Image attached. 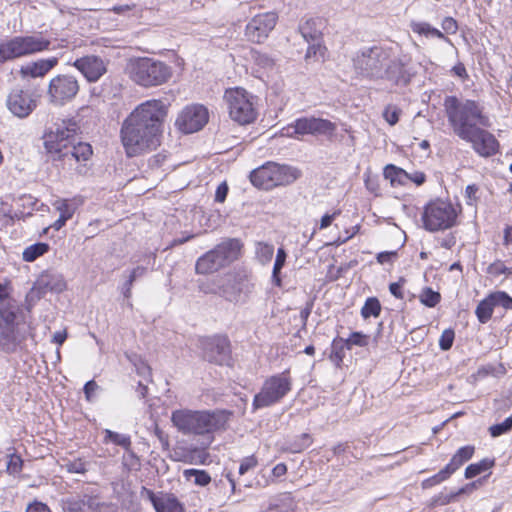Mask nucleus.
<instances>
[{
    "instance_id": "1",
    "label": "nucleus",
    "mask_w": 512,
    "mask_h": 512,
    "mask_svg": "<svg viewBox=\"0 0 512 512\" xmlns=\"http://www.w3.org/2000/svg\"><path fill=\"white\" fill-rule=\"evenodd\" d=\"M166 115V105L158 99L141 103L129 114L120 130L121 141L129 157L153 150L160 144Z\"/></svg>"
},
{
    "instance_id": "2",
    "label": "nucleus",
    "mask_w": 512,
    "mask_h": 512,
    "mask_svg": "<svg viewBox=\"0 0 512 512\" xmlns=\"http://www.w3.org/2000/svg\"><path fill=\"white\" fill-rule=\"evenodd\" d=\"M79 131L75 119H64L44 134L43 144L51 161L59 162L64 170L81 174L93 151L90 144L78 139Z\"/></svg>"
},
{
    "instance_id": "3",
    "label": "nucleus",
    "mask_w": 512,
    "mask_h": 512,
    "mask_svg": "<svg viewBox=\"0 0 512 512\" xmlns=\"http://www.w3.org/2000/svg\"><path fill=\"white\" fill-rule=\"evenodd\" d=\"M232 416L227 410L191 411L176 410L172 413L173 425L184 434H193L203 437V445H209L214 440L213 434L224 430Z\"/></svg>"
},
{
    "instance_id": "4",
    "label": "nucleus",
    "mask_w": 512,
    "mask_h": 512,
    "mask_svg": "<svg viewBox=\"0 0 512 512\" xmlns=\"http://www.w3.org/2000/svg\"><path fill=\"white\" fill-rule=\"evenodd\" d=\"M443 106L453 133L461 140L469 138V135L479 127L491 126L483 106L474 100L446 96Z\"/></svg>"
},
{
    "instance_id": "5",
    "label": "nucleus",
    "mask_w": 512,
    "mask_h": 512,
    "mask_svg": "<svg viewBox=\"0 0 512 512\" xmlns=\"http://www.w3.org/2000/svg\"><path fill=\"white\" fill-rule=\"evenodd\" d=\"M50 44L41 33L13 36L0 43V64L49 50Z\"/></svg>"
},
{
    "instance_id": "6",
    "label": "nucleus",
    "mask_w": 512,
    "mask_h": 512,
    "mask_svg": "<svg viewBox=\"0 0 512 512\" xmlns=\"http://www.w3.org/2000/svg\"><path fill=\"white\" fill-rule=\"evenodd\" d=\"M242 244L238 239L228 238L212 250L199 257L195 264L197 274L206 275L230 265L240 256Z\"/></svg>"
},
{
    "instance_id": "7",
    "label": "nucleus",
    "mask_w": 512,
    "mask_h": 512,
    "mask_svg": "<svg viewBox=\"0 0 512 512\" xmlns=\"http://www.w3.org/2000/svg\"><path fill=\"white\" fill-rule=\"evenodd\" d=\"M128 73L136 84L145 88L162 85L172 75L171 68L166 63L149 57L131 61Z\"/></svg>"
},
{
    "instance_id": "8",
    "label": "nucleus",
    "mask_w": 512,
    "mask_h": 512,
    "mask_svg": "<svg viewBox=\"0 0 512 512\" xmlns=\"http://www.w3.org/2000/svg\"><path fill=\"white\" fill-rule=\"evenodd\" d=\"M391 50L381 46L365 47L352 58L355 73L369 80H381Z\"/></svg>"
},
{
    "instance_id": "9",
    "label": "nucleus",
    "mask_w": 512,
    "mask_h": 512,
    "mask_svg": "<svg viewBox=\"0 0 512 512\" xmlns=\"http://www.w3.org/2000/svg\"><path fill=\"white\" fill-rule=\"evenodd\" d=\"M291 389L292 379L288 370L267 378L261 390L254 396L252 403L253 411L270 407L280 402Z\"/></svg>"
},
{
    "instance_id": "10",
    "label": "nucleus",
    "mask_w": 512,
    "mask_h": 512,
    "mask_svg": "<svg viewBox=\"0 0 512 512\" xmlns=\"http://www.w3.org/2000/svg\"><path fill=\"white\" fill-rule=\"evenodd\" d=\"M229 115L232 120L245 125L253 122L257 117V111L254 106V96L249 94L243 88L230 89L224 96Z\"/></svg>"
},
{
    "instance_id": "11",
    "label": "nucleus",
    "mask_w": 512,
    "mask_h": 512,
    "mask_svg": "<svg viewBox=\"0 0 512 512\" xmlns=\"http://www.w3.org/2000/svg\"><path fill=\"white\" fill-rule=\"evenodd\" d=\"M457 212L451 203L434 201L429 203L422 214L424 228L436 232L453 227L456 224Z\"/></svg>"
},
{
    "instance_id": "12",
    "label": "nucleus",
    "mask_w": 512,
    "mask_h": 512,
    "mask_svg": "<svg viewBox=\"0 0 512 512\" xmlns=\"http://www.w3.org/2000/svg\"><path fill=\"white\" fill-rule=\"evenodd\" d=\"M336 129V124L330 120L313 116L298 118L285 128L286 135L289 137L313 135L327 138H332Z\"/></svg>"
},
{
    "instance_id": "13",
    "label": "nucleus",
    "mask_w": 512,
    "mask_h": 512,
    "mask_svg": "<svg viewBox=\"0 0 512 512\" xmlns=\"http://www.w3.org/2000/svg\"><path fill=\"white\" fill-rule=\"evenodd\" d=\"M80 89L79 82L75 76L59 74L49 81L47 97L50 104L64 106L71 102Z\"/></svg>"
},
{
    "instance_id": "14",
    "label": "nucleus",
    "mask_w": 512,
    "mask_h": 512,
    "mask_svg": "<svg viewBox=\"0 0 512 512\" xmlns=\"http://www.w3.org/2000/svg\"><path fill=\"white\" fill-rule=\"evenodd\" d=\"M205 360L217 365H229L231 361L230 341L226 336L215 335L200 341Z\"/></svg>"
},
{
    "instance_id": "15",
    "label": "nucleus",
    "mask_w": 512,
    "mask_h": 512,
    "mask_svg": "<svg viewBox=\"0 0 512 512\" xmlns=\"http://www.w3.org/2000/svg\"><path fill=\"white\" fill-rule=\"evenodd\" d=\"M416 71L404 57H395L390 53L381 80L390 83L392 86L405 87L410 82Z\"/></svg>"
},
{
    "instance_id": "16",
    "label": "nucleus",
    "mask_w": 512,
    "mask_h": 512,
    "mask_svg": "<svg viewBox=\"0 0 512 512\" xmlns=\"http://www.w3.org/2000/svg\"><path fill=\"white\" fill-rule=\"evenodd\" d=\"M208 110L202 105L187 106L176 119V125L185 134L201 130L208 122Z\"/></svg>"
},
{
    "instance_id": "17",
    "label": "nucleus",
    "mask_w": 512,
    "mask_h": 512,
    "mask_svg": "<svg viewBox=\"0 0 512 512\" xmlns=\"http://www.w3.org/2000/svg\"><path fill=\"white\" fill-rule=\"evenodd\" d=\"M495 307H502L504 310H512V297L505 291H495L481 300L476 309L475 315L478 321L486 324L492 317Z\"/></svg>"
},
{
    "instance_id": "18",
    "label": "nucleus",
    "mask_w": 512,
    "mask_h": 512,
    "mask_svg": "<svg viewBox=\"0 0 512 512\" xmlns=\"http://www.w3.org/2000/svg\"><path fill=\"white\" fill-rule=\"evenodd\" d=\"M276 22L277 15L273 12L258 14L246 25L245 36L251 42L261 43L274 29Z\"/></svg>"
},
{
    "instance_id": "19",
    "label": "nucleus",
    "mask_w": 512,
    "mask_h": 512,
    "mask_svg": "<svg viewBox=\"0 0 512 512\" xmlns=\"http://www.w3.org/2000/svg\"><path fill=\"white\" fill-rule=\"evenodd\" d=\"M204 293H218L221 297L234 303L246 302L249 293L251 292L250 284L243 279H237L236 277L228 278L225 283L218 288V290L212 288H202Z\"/></svg>"
},
{
    "instance_id": "20",
    "label": "nucleus",
    "mask_w": 512,
    "mask_h": 512,
    "mask_svg": "<svg viewBox=\"0 0 512 512\" xmlns=\"http://www.w3.org/2000/svg\"><path fill=\"white\" fill-rule=\"evenodd\" d=\"M6 105L16 117L26 118L37 107V101L31 92L15 88L9 93Z\"/></svg>"
},
{
    "instance_id": "21",
    "label": "nucleus",
    "mask_w": 512,
    "mask_h": 512,
    "mask_svg": "<svg viewBox=\"0 0 512 512\" xmlns=\"http://www.w3.org/2000/svg\"><path fill=\"white\" fill-rule=\"evenodd\" d=\"M474 451L475 450H457L456 454L453 455L450 462L444 468L422 481V488L429 489L447 480L456 470L472 458Z\"/></svg>"
},
{
    "instance_id": "22",
    "label": "nucleus",
    "mask_w": 512,
    "mask_h": 512,
    "mask_svg": "<svg viewBox=\"0 0 512 512\" xmlns=\"http://www.w3.org/2000/svg\"><path fill=\"white\" fill-rule=\"evenodd\" d=\"M486 128L479 127L469 135V138L462 139L470 143L473 150L482 157L493 156L499 150L498 140Z\"/></svg>"
},
{
    "instance_id": "23",
    "label": "nucleus",
    "mask_w": 512,
    "mask_h": 512,
    "mask_svg": "<svg viewBox=\"0 0 512 512\" xmlns=\"http://www.w3.org/2000/svg\"><path fill=\"white\" fill-rule=\"evenodd\" d=\"M73 66L79 70L88 82L98 81L106 72L104 60L96 55H87L74 61Z\"/></svg>"
},
{
    "instance_id": "24",
    "label": "nucleus",
    "mask_w": 512,
    "mask_h": 512,
    "mask_svg": "<svg viewBox=\"0 0 512 512\" xmlns=\"http://www.w3.org/2000/svg\"><path fill=\"white\" fill-rule=\"evenodd\" d=\"M321 21L316 19H309L303 24L299 26V32L302 37L308 42H311V45L308 47L306 57H311V55H316L317 52H321L322 46L320 44V40L322 37L321 32Z\"/></svg>"
},
{
    "instance_id": "25",
    "label": "nucleus",
    "mask_w": 512,
    "mask_h": 512,
    "mask_svg": "<svg viewBox=\"0 0 512 512\" xmlns=\"http://www.w3.org/2000/svg\"><path fill=\"white\" fill-rule=\"evenodd\" d=\"M65 288V282L60 276L42 275L36 285L27 294V300L40 299L47 290L61 292Z\"/></svg>"
},
{
    "instance_id": "26",
    "label": "nucleus",
    "mask_w": 512,
    "mask_h": 512,
    "mask_svg": "<svg viewBox=\"0 0 512 512\" xmlns=\"http://www.w3.org/2000/svg\"><path fill=\"white\" fill-rule=\"evenodd\" d=\"M99 506L97 497L88 494L70 496L62 500L64 512H94Z\"/></svg>"
},
{
    "instance_id": "27",
    "label": "nucleus",
    "mask_w": 512,
    "mask_h": 512,
    "mask_svg": "<svg viewBox=\"0 0 512 512\" xmlns=\"http://www.w3.org/2000/svg\"><path fill=\"white\" fill-rule=\"evenodd\" d=\"M58 64L57 57L38 59L21 66L19 74L22 79L43 78Z\"/></svg>"
},
{
    "instance_id": "28",
    "label": "nucleus",
    "mask_w": 512,
    "mask_h": 512,
    "mask_svg": "<svg viewBox=\"0 0 512 512\" xmlns=\"http://www.w3.org/2000/svg\"><path fill=\"white\" fill-rule=\"evenodd\" d=\"M271 164L274 187L289 185L300 177V171L294 167L280 165L274 162H271Z\"/></svg>"
},
{
    "instance_id": "29",
    "label": "nucleus",
    "mask_w": 512,
    "mask_h": 512,
    "mask_svg": "<svg viewBox=\"0 0 512 512\" xmlns=\"http://www.w3.org/2000/svg\"><path fill=\"white\" fill-rule=\"evenodd\" d=\"M296 506L291 493H282L270 498L261 512H296Z\"/></svg>"
},
{
    "instance_id": "30",
    "label": "nucleus",
    "mask_w": 512,
    "mask_h": 512,
    "mask_svg": "<svg viewBox=\"0 0 512 512\" xmlns=\"http://www.w3.org/2000/svg\"><path fill=\"white\" fill-rule=\"evenodd\" d=\"M271 166V162H268L250 173V181L255 187L263 190L274 188Z\"/></svg>"
},
{
    "instance_id": "31",
    "label": "nucleus",
    "mask_w": 512,
    "mask_h": 512,
    "mask_svg": "<svg viewBox=\"0 0 512 512\" xmlns=\"http://www.w3.org/2000/svg\"><path fill=\"white\" fill-rule=\"evenodd\" d=\"M176 460L194 465H208L213 460L208 450H172Z\"/></svg>"
},
{
    "instance_id": "32",
    "label": "nucleus",
    "mask_w": 512,
    "mask_h": 512,
    "mask_svg": "<svg viewBox=\"0 0 512 512\" xmlns=\"http://www.w3.org/2000/svg\"><path fill=\"white\" fill-rule=\"evenodd\" d=\"M495 466V458H483L476 463L469 464L464 472L466 479H474L480 475L491 474V469Z\"/></svg>"
},
{
    "instance_id": "33",
    "label": "nucleus",
    "mask_w": 512,
    "mask_h": 512,
    "mask_svg": "<svg viewBox=\"0 0 512 512\" xmlns=\"http://www.w3.org/2000/svg\"><path fill=\"white\" fill-rule=\"evenodd\" d=\"M409 27L412 30V32L418 34L419 36H423L425 38H437L440 40L448 41V38L445 36L443 32L431 26L427 22L412 20L409 23Z\"/></svg>"
},
{
    "instance_id": "34",
    "label": "nucleus",
    "mask_w": 512,
    "mask_h": 512,
    "mask_svg": "<svg viewBox=\"0 0 512 512\" xmlns=\"http://www.w3.org/2000/svg\"><path fill=\"white\" fill-rule=\"evenodd\" d=\"M156 512H185L184 504L172 493H162Z\"/></svg>"
},
{
    "instance_id": "35",
    "label": "nucleus",
    "mask_w": 512,
    "mask_h": 512,
    "mask_svg": "<svg viewBox=\"0 0 512 512\" xmlns=\"http://www.w3.org/2000/svg\"><path fill=\"white\" fill-rule=\"evenodd\" d=\"M17 345V335L14 326L0 324V349L12 352Z\"/></svg>"
},
{
    "instance_id": "36",
    "label": "nucleus",
    "mask_w": 512,
    "mask_h": 512,
    "mask_svg": "<svg viewBox=\"0 0 512 512\" xmlns=\"http://www.w3.org/2000/svg\"><path fill=\"white\" fill-rule=\"evenodd\" d=\"M50 249L49 244L38 242L26 247L22 253V258L26 262H33L37 258L46 254Z\"/></svg>"
},
{
    "instance_id": "37",
    "label": "nucleus",
    "mask_w": 512,
    "mask_h": 512,
    "mask_svg": "<svg viewBox=\"0 0 512 512\" xmlns=\"http://www.w3.org/2000/svg\"><path fill=\"white\" fill-rule=\"evenodd\" d=\"M183 476L187 481H193V483L200 487H205L211 482V476L205 470L199 469H185Z\"/></svg>"
},
{
    "instance_id": "38",
    "label": "nucleus",
    "mask_w": 512,
    "mask_h": 512,
    "mask_svg": "<svg viewBox=\"0 0 512 512\" xmlns=\"http://www.w3.org/2000/svg\"><path fill=\"white\" fill-rule=\"evenodd\" d=\"M287 258V253L284 250V248L280 247L277 250L276 259L274 262L273 270H272V282L275 286L281 287L282 286V279H281V270L285 265Z\"/></svg>"
},
{
    "instance_id": "39",
    "label": "nucleus",
    "mask_w": 512,
    "mask_h": 512,
    "mask_svg": "<svg viewBox=\"0 0 512 512\" xmlns=\"http://www.w3.org/2000/svg\"><path fill=\"white\" fill-rule=\"evenodd\" d=\"M75 200L59 199L53 204L55 209L60 213V217H64L66 221L71 219L77 209Z\"/></svg>"
},
{
    "instance_id": "40",
    "label": "nucleus",
    "mask_w": 512,
    "mask_h": 512,
    "mask_svg": "<svg viewBox=\"0 0 512 512\" xmlns=\"http://www.w3.org/2000/svg\"><path fill=\"white\" fill-rule=\"evenodd\" d=\"M384 176L386 179H389L391 184L394 186L403 184L404 179L408 178V173L403 169L390 164L385 167Z\"/></svg>"
},
{
    "instance_id": "41",
    "label": "nucleus",
    "mask_w": 512,
    "mask_h": 512,
    "mask_svg": "<svg viewBox=\"0 0 512 512\" xmlns=\"http://www.w3.org/2000/svg\"><path fill=\"white\" fill-rule=\"evenodd\" d=\"M104 444L128 448L131 445L130 437L111 430H105Z\"/></svg>"
},
{
    "instance_id": "42",
    "label": "nucleus",
    "mask_w": 512,
    "mask_h": 512,
    "mask_svg": "<svg viewBox=\"0 0 512 512\" xmlns=\"http://www.w3.org/2000/svg\"><path fill=\"white\" fill-rule=\"evenodd\" d=\"M459 500V496L457 491H451L450 493H446L444 491L434 495L428 504V507L435 508L437 506H444L450 503L457 502Z\"/></svg>"
},
{
    "instance_id": "43",
    "label": "nucleus",
    "mask_w": 512,
    "mask_h": 512,
    "mask_svg": "<svg viewBox=\"0 0 512 512\" xmlns=\"http://www.w3.org/2000/svg\"><path fill=\"white\" fill-rule=\"evenodd\" d=\"M380 312L381 304L376 297H369L361 308V316L364 319H368L371 316L378 317Z\"/></svg>"
},
{
    "instance_id": "44",
    "label": "nucleus",
    "mask_w": 512,
    "mask_h": 512,
    "mask_svg": "<svg viewBox=\"0 0 512 512\" xmlns=\"http://www.w3.org/2000/svg\"><path fill=\"white\" fill-rule=\"evenodd\" d=\"M250 54L251 59L260 68L271 69L275 64V59L267 53L258 50H251Z\"/></svg>"
},
{
    "instance_id": "45",
    "label": "nucleus",
    "mask_w": 512,
    "mask_h": 512,
    "mask_svg": "<svg viewBox=\"0 0 512 512\" xmlns=\"http://www.w3.org/2000/svg\"><path fill=\"white\" fill-rule=\"evenodd\" d=\"M489 476H490V473L483 475V476L479 477L478 479L473 480V481L465 484L464 486L460 487L459 489H457L456 491H457L459 498L464 495H466V496L471 495L475 490L479 489L481 486H483L486 483Z\"/></svg>"
},
{
    "instance_id": "46",
    "label": "nucleus",
    "mask_w": 512,
    "mask_h": 512,
    "mask_svg": "<svg viewBox=\"0 0 512 512\" xmlns=\"http://www.w3.org/2000/svg\"><path fill=\"white\" fill-rule=\"evenodd\" d=\"M441 299V295L439 292L434 291L433 289L426 287L423 289L420 295V301L423 305L427 307H435Z\"/></svg>"
},
{
    "instance_id": "47",
    "label": "nucleus",
    "mask_w": 512,
    "mask_h": 512,
    "mask_svg": "<svg viewBox=\"0 0 512 512\" xmlns=\"http://www.w3.org/2000/svg\"><path fill=\"white\" fill-rule=\"evenodd\" d=\"M347 346L344 339L338 337L335 338L331 345V354L330 358L336 363H340L344 358V347Z\"/></svg>"
},
{
    "instance_id": "48",
    "label": "nucleus",
    "mask_w": 512,
    "mask_h": 512,
    "mask_svg": "<svg viewBox=\"0 0 512 512\" xmlns=\"http://www.w3.org/2000/svg\"><path fill=\"white\" fill-rule=\"evenodd\" d=\"M256 254L261 263H268L274 254V246L267 243L259 242L256 246Z\"/></svg>"
},
{
    "instance_id": "49",
    "label": "nucleus",
    "mask_w": 512,
    "mask_h": 512,
    "mask_svg": "<svg viewBox=\"0 0 512 512\" xmlns=\"http://www.w3.org/2000/svg\"><path fill=\"white\" fill-rule=\"evenodd\" d=\"M16 309L14 307H0V324L15 327Z\"/></svg>"
},
{
    "instance_id": "50",
    "label": "nucleus",
    "mask_w": 512,
    "mask_h": 512,
    "mask_svg": "<svg viewBox=\"0 0 512 512\" xmlns=\"http://www.w3.org/2000/svg\"><path fill=\"white\" fill-rule=\"evenodd\" d=\"M123 465L129 470L140 469L141 462L139 457L134 453V450H125L123 455Z\"/></svg>"
},
{
    "instance_id": "51",
    "label": "nucleus",
    "mask_w": 512,
    "mask_h": 512,
    "mask_svg": "<svg viewBox=\"0 0 512 512\" xmlns=\"http://www.w3.org/2000/svg\"><path fill=\"white\" fill-rule=\"evenodd\" d=\"M23 460L21 456L12 454L7 461V472L11 475H17L22 471Z\"/></svg>"
},
{
    "instance_id": "52",
    "label": "nucleus",
    "mask_w": 512,
    "mask_h": 512,
    "mask_svg": "<svg viewBox=\"0 0 512 512\" xmlns=\"http://www.w3.org/2000/svg\"><path fill=\"white\" fill-rule=\"evenodd\" d=\"M512 429V417L506 418L503 422L490 427V433L493 437H498Z\"/></svg>"
},
{
    "instance_id": "53",
    "label": "nucleus",
    "mask_w": 512,
    "mask_h": 512,
    "mask_svg": "<svg viewBox=\"0 0 512 512\" xmlns=\"http://www.w3.org/2000/svg\"><path fill=\"white\" fill-rule=\"evenodd\" d=\"M401 110L396 105H388L383 111L384 119L391 125H395L399 121Z\"/></svg>"
},
{
    "instance_id": "54",
    "label": "nucleus",
    "mask_w": 512,
    "mask_h": 512,
    "mask_svg": "<svg viewBox=\"0 0 512 512\" xmlns=\"http://www.w3.org/2000/svg\"><path fill=\"white\" fill-rule=\"evenodd\" d=\"M455 338V333L452 329H446L442 332L441 337L439 339V347L443 351L449 350Z\"/></svg>"
},
{
    "instance_id": "55",
    "label": "nucleus",
    "mask_w": 512,
    "mask_h": 512,
    "mask_svg": "<svg viewBox=\"0 0 512 512\" xmlns=\"http://www.w3.org/2000/svg\"><path fill=\"white\" fill-rule=\"evenodd\" d=\"M345 342L347 344V348L350 349L352 345L360 347L366 346L368 343V339L366 335L360 332H353L351 336L347 340H345Z\"/></svg>"
},
{
    "instance_id": "56",
    "label": "nucleus",
    "mask_w": 512,
    "mask_h": 512,
    "mask_svg": "<svg viewBox=\"0 0 512 512\" xmlns=\"http://www.w3.org/2000/svg\"><path fill=\"white\" fill-rule=\"evenodd\" d=\"M442 29L448 34H455L458 30L457 22L452 17H445L441 23Z\"/></svg>"
},
{
    "instance_id": "57",
    "label": "nucleus",
    "mask_w": 512,
    "mask_h": 512,
    "mask_svg": "<svg viewBox=\"0 0 512 512\" xmlns=\"http://www.w3.org/2000/svg\"><path fill=\"white\" fill-rule=\"evenodd\" d=\"M487 271L489 274H492L494 276H499L502 274H506L508 271V268L505 266V264L502 261H496L489 265Z\"/></svg>"
},
{
    "instance_id": "58",
    "label": "nucleus",
    "mask_w": 512,
    "mask_h": 512,
    "mask_svg": "<svg viewBox=\"0 0 512 512\" xmlns=\"http://www.w3.org/2000/svg\"><path fill=\"white\" fill-rule=\"evenodd\" d=\"M25 512H52V511L46 503L35 500L32 503L28 504Z\"/></svg>"
},
{
    "instance_id": "59",
    "label": "nucleus",
    "mask_w": 512,
    "mask_h": 512,
    "mask_svg": "<svg viewBox=\"0 0 512 512\" xmlns=\"http://www.w3.org/2000/svg\"><path fill=\"white\" fill-rule=\"evenodd\" d=\"M162 493L163 492L155 493L153 490L147 489L145 487H143V490H142V495H146V497L151 502L154 509L157 506V504L159 503V501L162 497Z\"/></svg>"
},
{
    "instance_id": "60",
    "label": "nucleus",
    "mask_w": 512,
    "mask_h": 512,
    "mask_svg": "<svg viewBox=\"0 0 512 512\" xmlns=\"http://www.w3.org/2000/svg\"><path fill=\"white\" fill-rule=\"evenodd\" d=\"M228 190V185L225 182L221 183L216 189L215 201L220 203L224 202L227 197Z\"/></svg>"
},
{
    "instance_id": "61",
    "label": "nucleus",
    "mask_w": 512,
    "mask_h": 512,
    "mask_svg": "<svg viewBox=\"0 0 512 512\" xmlns=\"http://www.w3.org/2000/svg\"><path fill=\"white\" fill-rule=\"evenodd\" d=\"M68 471L72 473H85V463L81 460H75L67 464Z\"/></svg>"
},
{
    "instance_id": "62",
    "label": "nucleus",
    "mask_w": 512,
    "mask_h": 512,
    "mask_svg": "<svg viewBox=\"0 0 512 512\" xmlns=\"http://www.w3.org/2000/svg\"><path fill=\"white\" fill-rule=\"evenodd\" d=\"M135 278H132V275L129 274L128 275V278L127 280L123 283L122 285V293L124 295L125 298H130L131 295H132V286H133V283L135 282Z\"/></svg>"
},
{
    "instance_id": "63",
    "label": "nucleus",
    "mask_w": 512,
    "mask_h": 512,
    "mask_svg": "<svg viewBox=\"0 0 512 512\" xmlns=\"http://www.w3.org/2000/svg\"><path fill=\"white\" fill-rule=\"evenodd\" d=\"M397 257L396 251H384L377 255V261L380 264L391 262L393 258Z\"/></svg>"
},
{
    "instance_id": "64",
    "label": "nucleus",
    "mask_w": 512,
    "mask_h": 512,
    "mask_svg": "<svg viewBox=\"0 0 512 512\" xmlns=\"http://www.w3.org/2000/svg\"><path fill=\"white\" fill-rule=\"evenodd\" d=\"M256 465V460L252 457L246 458L239 466V474L244 475L247 473L252 467Z\"/></svg>"
}]
</instances>
